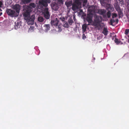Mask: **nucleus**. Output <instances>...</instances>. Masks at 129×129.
Returning <instances> with one entry per match:
<instances>
[{"mask_svg": "<svg viewBox=\"0 0 129 129\" xmlns=\"http://www.w3.org/2000/svg\"><path fill=\"white\" fill-rule=\"evenodd\" d=\"M29 6H27L25 9L23 14L24 18L27 21L28 25H32L34 24L35 16L34 15L30 16V14L32 11L31 7L34 8L35 5L34 3H31L29 4Z\"/></svg>", "mask_w": 129, "mask_h": 129, "instance_id": "1", "label": "nucleus"}, {"mask_svg": "<svg viewBox=\"0 0 129 129\" xmlns=\"http://www.w3.org/2000/svg\"><path fill=\"white\" fill-rule=\"evenodd\" d=\"M94 21L92 22V25L95 27H98L102 21V18L101 16L96 15H94Z\"/></svg>", "mask_w": 129, "mask_h": 129, "instance_id": "2", "label": "nucleus"}, {"mask_svg": "<svg viewBox=\"0 0 129 129\" xmlns=\"http://www.w3.org/2000/svg\"><path fill=\"white\" fill-rule=\"evenodd\" d=\"M106 0H101L100 2L102 5H106V9L108 11L112 12L114 9L112 5L109 4H106L105 1Z\"/></svg>", "mask_w": 129, "mask_h": 129, "instance_id": "3", "label": "nucleus"}, {"mask_svg": "<svg viewBox=\"0 0 129 129\" xmlns=\"http://www.w3.org/2000/svg\"><path fill=\"white\" fill-rule=\"evenodd\" d=\"M50 0H40L39 2V5L41 7H46L48 6V4L51 3Z\"/></svg>", "mask_w": 129, "mask_h": 129, "instance_id": "4", "label": "nucleus"}, {"mask_svg": "<svg viewBox=\"0 0 129 129\" xmlns=\"http://www.w3.org/2000/svg\"><path fill=\"white\" fill-rule=\"evenodd\" d=\"M6 12L8 15L11 17H16L18 16L16 12L14 11L11 9H7Z\"/></svg>", "mask_w": 129, "mask_h": 129, "instance_id": "5", "label": "nucleus"}, {"mask_svg": "<svg viewBox=\"0 0 129 129\" xmlns=\"http://www.w3.org/2000/svg\"><path fill=\"white\" fill-rule=\"evenodd\" d=\"M12 9L16 10V12L18 15L19 13L20 7L19 4H15L13 6Z\"/></svg>", "mask_w": 129, "mask_h": 129, "instance_id": "6", "label": "nucleus"}, {"mask_svg": "<svg viewBox=\"0 0 129 129\" xmlns=\"http://www.w3.org/2000/svg\"><path fill=\"white\" fill-rule=\"evenodd\" d=\"M48 10V8H46L44 9V16L45 18L47 19H49L50 17V15L49 14Z\"/></svg>", "mask_w": 129, "mask_h": 129, "instance_id": "7", "label": "nucleus"}, {"mask_svg": "<svg viewBox=\"0 0 129 129\" xmlns=\"http://www.w3.org/2000/svg\"><path fill=\"white\" fill-rule=\"evenodd\" d=\"M93 16L92 14L89 13L87 15L86 20L89 23H91L92 22Z\"/></svg>", "mask_w": 129, "mask_h": 129, "instance_id": "8", "label": "nucleus"}, {"mask_svg": "<svg viewBox=\"0 0 129 129\" xmlns=\"http://www.w3.org/2000/svg\"><path fill=\"white\" fill-rule=\"evenodd\" d=\"M106 12V11L104 9H100L98 10V13L101 15H102L104 18L107 17Z\"/></svg>", "mask_w": 129, "mask_h": 129, "instance_id": "9", "label": "nucleus"}, {"mask_svg": "<svg viewBox=\"0 0 129 129\" xmlns=\"http://www.w3.org/2000/svg\"><path fill=\"white\" fill-rule=\"evenodd\" d=\"M59 21L57 18H56L55 19L52 20L51 21V24L52 26H54L55 27H57Z\"/></svg>", "mask_w": 129, "mask_h": 129, "instance_id": "10", "label": "nucleus"}, {"mask_svg": "<svg viewBox=\"0 0 129 129\" xmlns=\"http://www.w3.org/2000/svg\"><path fill=\"white\" fill-rule=\"evenodd\" d=\"M52 8L54 10H56L58 9V4L55 2H52L51 5Z\"/></svg>", "mask_w": 129, "mask_h": 129, "instance_id": "11", "label": "nucleus"}, {"mask_svg": "<svg viewBox=\"0 0 129 129\" xmlns=\"http://www.w3.org/2000/svg\"><path fill=\"white\" fill-rule=\"evenodd\" d=\"M65 5L68 8L70 7L72 5V1H66L65 3Z\"/></svg>", "mask_w": 129, "mask_h": 129, "instance_id": "12", "label": "nucleus"}, {"mask_svg": "<svg viewBox=\"0 0 129 129\" xmlns=\"http://www.w3.org/2000/svg\"><path fill=\"white\" fill-rule=\"evenodd\" d=\"M108 33V31L107 28L105 27L104 28L102 33L104 34V35L105 36H107Z\"/></svg>", "mask_w": 129, "mask_h": 129, "instance_id": "13", "label": "nucleus"}, {"mask_svg": "<svg viewBox=\"0 0 129 129\" xmlns=\"http://www.w3.org/2000/svg\"><path fill=\"white\" fill-rule=\"evenodd\" d=\"M87 27V25L86 24H84L82 25V29L83 33H84L86 31Z\"/></svg>", "mask_w": 129, "mask_h": 129, "instance_id": "14", "label": "nucleus"}, {"mask_svg": "<svg viewBox=\"0 0 129 129\" xmlns=\"http://www.w3.org/2000/svg\"><path fill=\"white\" fill-rule=\"evenodd\" d=\"M68 22L69 24L70 25H71L72 23L74 22V21L71 18H69L68 20Z\"/></svg>", "mask_w": 129, "mask_h": 129, "instance_id": "15", "label": "nucleus"}, {"mask_svg": "<svg viewBox=\"0 0 129 129\" xmlns=\"http://www.w3.org/2000/svg\"><path fill=\"white\" fill-rule=\"evenodd\" d=\"M117 12L118 13V14L119 16V18L120 17L123 16V13L121 9L118 11Z\"/></svg>", "mask_w": 129, "mask_h": 129, "instance_id": "16", "label": "nucleus"}, {"mask_svg": "<svg viewBox=\"0 0 129 129\" xmlns=\"http://www.w3.org/2000/svg\"><path fill=\"white\" fill-rule=\"evenodd\" d=\"M63 26L64 27L66 28H68L69 27V25L68 24V23L66 21L64 22Z\"/></svg>", "mask_w": 129, "mask_h": 129, "instance_id": "17", "label": "nucleus"}, {"mask_svg": "<svg viewBox=\"0 0 129 129\" xmlns=\"http://www.w3.org/2000/svg\"><path fill=\"white\" fill-rule=\"evenodd\" d=\"M50 25L49 24H45L44 25V26L45 28V29L46 30H49L50 28Z\"/></svg>", "mask_w": 129, "mask_h": 129, "instance_id": "18", "label": "nucleus"}, {"mask_svg": "<svg viewBox=\"0 0 129 129\" xmlns=\"http://www.w3.org/2000/svg\"><path fill=\"white\" fill-rule=\"evenodd\" d=\"M31 0H22L23 3L24 4H27L30 2Z\"/></svg>", "mask_w": 129, "mask_h": 129, "instance_id": "19", "label": "nucleus"}, {"mask_svg": "<svg viewBox=\"0 0 129 129\" xmlns=\"http://www.w3.org/2000/svg\"><path fill=\"white\" fill-rule=\"evenodd\" d=\"M38 20L39 22H42L43 21L44 19L43 17L41 16H40L38 18Z\"/></svg>", "mask_w": 129, "mask_h": 129, "instance_id": "20", "label": "nucleus"}, {"mask_svg": "<svg viewBox=\"0 0 129 129\" xmlns=\"http://www.w3.org/2000/svg\"><path fill=\"white\" fill-rule=\"evenodd\" d=\"M14 26L15 29H17L18 28H19L20 26L18 23L17 22V23H16Z\"/></svg>", "mask_w": 129, "mask_h": 129, "instance_id": "21", "label": "nucleus"}, {"mask_svg": "<svg viewBox=\"0 0 129 129\" xmlns=\"http://www.w3.org/2000/svg\"><path fill=\"white\" fill-rule=\"evenodd\" d=\"M111 12L110 11H108L106 14L107 16V17L108 18H110L111 17Z\"/></svg>", "mask_w": 129, "mask_h": 129, "instance_id": "22", "label": "nucleus"}, {"mask_svg": "<svg viewBox=\"0 0 129 129\" xmlns=\"http://www.w3.org/2000/svg\"><path fill=\"white\" fill-rule=\"evenodd\" d=\"M112 18L113 19L116 17L117 16V15L115 13H113L112 14Z\"/></svg>", "mask_w": 129, "mask_h": 129, "instance_id": "23", "label": "nucleus"}, {"mask_svg": "<svg viewBox=\"0 0 129 129\" xmlns=\"http://www.w3.org/2000/svg\"><path fill=\"white\" fill-rule=\"evenodd\" d=\"M115 9L117 11H118L119 10H121V9H120V7H119V6H116L115 7Z\"/></svg>", "mask_w": 129, "mask_h": 129, "instance_id": "24", "label": "nucleus"}, {"mask_svg": "<svg viewBox=\"0 0 129 129\" xmlns=\"http://www.w3.org/2000/svg\"><path fill=\"white\" fill-rule=\"evenodd\" d=\"M115 22V20L114 19H111L110 20V25H112V24L113 23Z\"/></svg>", "mask_w": 129, "mask_h": 129, "instance_id": "25", "label": "nucleus"}, {"mask_svg": "<svg viewBox=\"0 0 129 129\" xmlns=\"http://www.w3.org/2000/svg\"><path fill=\"white\" fill-rule=\"evenodd\" d=\"M61 25H57V27H55L56 28H58L59 29V30L60 31H61L62 29L61 27Z\"/></svg>", "mask_w": 129, "mask_h": 129, "instance_id": "26", "label": "nucleus"}, {"mask_svg": "<svg viewBox=\"0 0 129 129\" xmlns=\"http://www.w3.org/2000/svg\"><path fill=\"white\" fill-rule=\"evenodd\" d=\"M129 32V29H126L124 31V34L126 35H127Z\"/></svg>", "mask_w": 129, "mask_h": 129, "instance_id": "27", "label": "nucleus"}, {"mask_svg": "<svg viewBox=\"0 0 129 129\" xmlns=\"http://www.w3.org/2000/svg\"><path fill=\"white\" fill-rule=\"evenodd\" d=\"M114 41L117 44H119L120 43L118 40V39L115 38L114 40Z\"/></svg>", "mask_w": 129, "mask_h": 129, "instance_id": "28", "label": "nucleus"}, {"mask_svg": "<svg viewBox=\"0 0 129 129\" xmlns=\"http://www.w3.org/2000/svg\"><path fill=\"white\" fill-rule=\"evenodd\" d=\"M57 2L59 4L62 3L63 1H64V0H57Z\"/></svg>", "mask_w": 129, "mask_h": 129, "instance_id": "29", "label": "nucleus"}, {"mask_svg": "<svg viewBox=\"0 0 129 129\" xmlns=\"http://www.w3.org/2000/svg\"><path fill=\"white\" fill-rule=\"evenodd\" d=\"M60 20L62 21L65 20V19L64 17H61L60 18Z\"/></svg>", "mask_w": 129, "mask_h": 129, "instance_id": "30", "label": "nucleus"}, {"mask_svg": "<svg viewBox=\"0 0 129 129\" xmlns=\"http://www.w3.org/2000/svg\"><path fill=\"white\" fill-rule=\"evenodd\" d=\"M86 38V36H85L84 34H83L82 36V39H84Z\"/></svg>", "mask_w": 129, "mask_h": 129, "instance_id": "31", "label": "nucleus"}, {"mask_svg": "<svg viewBox=\"0 0 129 129\" xmlns=\"http://www.w3.org/2000/svg\"><path fill=\"white\" fill-rule=\"evenodd\" d=\"M119 20L118 19H116L115 20V22L116 24H117Z\"/></svg>", "mask_w": 129, "mask_h": 129, "instance_id": "32", "label": "nucleus"}, {"mask_svg": "<svg viewBox=\"0 0 129 129\" xmlns=\"http://www.w3.org/2000/svg\"><path fill=\"white\" fill-rule=\"evenodd\" d=\"M3 5V4L2 2L1 1H0V7H2Z\"/></svg>", "mask_w": 129, "mask_h": 129, "instance_id": "33", "label": "nucleus"}, {"mask_svg": "<svg viewBox=\"0 0 129 129\" xmlns=\"http://www.w3.org/2000/svg\"><path fill=\"white\" fill-rule=\"evenodd\" d=\"M83 2L84 3H86L87 2V0H85L84 1V2Z\"/></svg>", "mask_w": 129, "mask_h": 129, "instance_id": "34", "label": "nucleus"}, {"mask_svg": "<svg viewBox=\"0 0 129 129\" xmlns=\"http://www.w3.org/2000/svg\"><path fill=\"white\" fill-rule=\"evenodd\" d=\"M2 14V12H1L0 13V16H1V15Z\"/></svg>", "mask_w": 129, "mask_h": 129, "instance_id": "35", "label": "nucleus"}, {"mask_svg": "<svg viewBox=\"0 0 129 129\" xmlns=\"http://www.w3.org/2000/svg\"><path fill=\"white\" fill-rule=\"evenodd\" d=\"M90 24H87V25H89Z\"/></svg>", "mask_w": 129, "mask_h": 129, "instance_id": "36", "label": "nucleus"}, {"mask_svg": "<svg viewBox=\"0 0 129 129\" xmlns=\"http://www.w3.org/2000/svg\"><path fill=\"white\" fill-rule=\"evenodd\" d=\"M74 19L75 18V17H73Z\"/></svg>", "mask_w": 129, "mask_h": 129, "instance_id": "37", "label": "nucleus"}]
</instances>
